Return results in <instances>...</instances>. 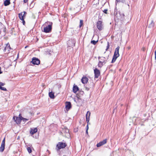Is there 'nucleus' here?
Masks as SVG:
<instances>
[{
    "label": "nucleus",
    "mask_w": 156,
    "mask_h": 156,
    "mask_svg": "<svg viewBox=\"0 0 156 156\" xmlns=\"http://www.w3.org/2000/svg\"><path fill=\"white\" fill-rule=\"evenodd\" d=\"M88 79L86 76H83L81 80L83 84L87 83Z\"/></svg>",
    "instance_id": "nucleus-11"
},
{
    "label": "nucleus",
    "mask_w": 156,
    "mask_h": 156,
    "mask_svg": "<svg viewBox=\"0 0 156 156\" xmlns=\"http://www.w3.org/2000/svg\"><path fill=\"white\" fill-rule=\"evenodd\" d=\"M83 21L82 20H80V25H79V27L80 28L83 25Z\"/></svg>",
    "instance_id": "nucleus-24"
},
{
    "label": "nucleus",
    "mask_w": 156,
    "mask_h": 156,
    "mask_svg": "<svg viewBox=\"0 0 156 156\" xmlns=\"http://www.w3.org/2000/svg\"><path fill=\"white\" fill-rule=\"evenodd\" d=\"M71 103L70 102H66V108L67 110H68L71 108Z\"/></svg>",
    "instance_id": "nucleus-10"
},
{
    "label": "nucleus",
    "mask_w": 156,
    "mask_h": 156,
    "mask_svg": "<svg viewBox=\"0 0 156 156\" xmlns=\"http://www.w3.org/2000/svg\"><path fill=\"white\" fill-rule=\"evenodd\" d=\"M76 42L74 40H69L67 42V44L69 47L73 48L75 46Z\"/></svg>",
    "instance_id": "nucleus-8"
},
{
    "label": "nucleus",
    "mask_w": 156,
    "mask_h": 156,
    "mask_svg": "<svg viewBox=\"0 0 156 156\" xmlns=\"http://www.w3.org/2000/svg\"><path fill=\"white\" fill-rule=\"evenodd\" d=\"M21 119H22V120H23V121H24V122H26L28 120V119L24 118L22 116H21Z\"/></svg>",
    "instance_id": "nucleus-29"
},
{
    "label": "nucleus",
    "mask_w": 156,
    "mask_h": 156,
    "mask_svg": "<svg viewBox=\"0 0 156 156\" xmlns=\"http://www.w3.org/2000/svg\"><path fill=\"white\" fill-rule=\"evenodd\" d=\"M37 128H31L30 131V133L33 135L34 134L37 132Z\"/></svg>",
    "instance_id": "nucleus-14"
},
{
    "label": "nucleus",
    "mask_w": 156,
    "mask_h": 156,
    "mask_svg": "<svg viewBox=\"0 0 156 156\" xmlns=\"http://www.w3.org/2000/svg\"><path fill=\"white\" fill-rule=\"evenodd\" d=\"M106 62H103L100 60H99V62L98 64V67L100 68H101L105 64Z\"/></svg>",
    "instance_id": "nucleus-13"
},
{
    "label": "nucleus",
    "mask_w": 156,
    "mask_h": 156,
    "mask_svg": "<svg viewBox=\"0 0 156 156\" xmlns=\"http://www.w3.org/2000/svg\"><path fill=\"white\" fill-rule=\"evenodd\" d=\"M88 124H87V125L86 127V130H88Z\"/></svg>",
    "instance_id": "nucleus-40"
},
{
    "label": "nucleus",
    "mask_w": 156,
    "mask_h": 156,
    "mask_svg": "<svg viewBox=\"0 0 156 156\" xmlns=\"http://www.w3.org/2000/svg\"><path fill=\"white\" fill-rule=\"evenodd\" d=\"M33 64L38 65L40 64V60L39 59L36 57H33L32 59V60L31 62Z\"/></svg>",
    "instance_id": "nucleus-4"
},
{
    "label": "nucleus",
    "mask_w": 156,
    "mask_h": 156,
    "mask_svg": "<svg viewBox=\"0 0 156 156\" xmlns=\"http://www.w3.org/2000/svg\"><path fill=\"white\" fill-rule=\"evenodd\" d=\"M94 78H98L100 75V71L97 68H95L94 69Z\"/></svg>",
    "instance_id": "nucleus-5"
},
{
    "label": "nucleus",
    "mask_w": 156,
    "mask_h": 156,
    "mask_svg": "<svg viewBox=\"0 0 156 156\" xmlns=\"http://www.w3.org/2000/svg\"><path fill=\"white\" fill-rule=\"evenodd\" d=\"M2 73V72L1 71V67H0V74Z\"/></svg>",
    "instance_id": "nucleus-43"
},
{
    "label": "nucleus",
    "mask_w": 156,
    "mask_h": 156,
    "mask_svg": "<svg viewBox=\"0 0 156 156\" xmlns=\"http://www.w3.org/2000/svg\"><path fill=\"white\" fill-rule=\"evenodd\" d=\"M79 90V87L77 85H74L73 87V91L74 93H76Z\"/></svg>",
    "instance_id": "nucleus-12"
},
{
    "label": "nucleus",
    "mask_w": 156,
    "mask_h": 156,
    "mask_svg": "<svg viewBox=\"0 0 156 156\" xmlns=\"http://www.w3.org/2000/svg\"><path fill=\"white\" fill-rule=\"evenodd\" d=\"M62 132L68 135L69 134V130L67 128L65 129H63Z\"/></svg>",
    "instance_id": "nucleus-18"
},
{
    "label": "nucleus",
    "mask_w": 156,
    "mask_h": 156,
    "mask_svg": "<svg viewBox=\"0 0 156 156\" xmlns=\"http://www.w3.org/2000/svg\"><path fill=\"white\" fill-rule=\"evenodd\" d=\"M97 26L99 30H102L103 28L102 22L101 21H98L97 23Z\"/></svg>",
    "instance_id": "nucleus-6"
},
{
    "label": "nucleus",
    "mask_w": 156,
    "mask_h": 156,
    "mask_svg": "<svg viewBox=\"0 0 156 156\" xmlns=\"http://www.w3.org/2000/svg\"><path fill=\"white\" fill-rule=\"evenodd\" d=\"M119 46H118L115 49L114 54L113 56L111 62L112 63H114L116 61L117 58L119 56Z\"/></svg>",
    "instance_id": "nucleus-1"
},
{
    "label": "nucleus",
    "mask_w": 156,
    "mask_h": 156,
    "mask_svg": "<svg viewBox=\"0 0 156 156\" xmlns=\"http://www.w3.org/2000/svg\"><path fill=\"white\" fill-rule=\"evenodd\" d=\"M49 24L44 29L43 31L45 33H49L51 32L52 30V22H49Z\"/></svg>",
    "instance_id": "nucleus-3"
},
{
    "label": "nucleus",
    "mask_w": 156,
    "mask_h": 156,
    "mask_svg": "<svg viewBox=\"0 0 156 156\" xmlns=\"http://www.w3.org/2000/svg\"><path fill=\"white\" fill-rule=\"evenodd\" d=\"M108 11V9H105L103 12L104 13H106V14H107V12Z\"/></svg>",
    "instance_id": "nucleus-36"
},
{
    "label": "nucleus",
    "mask_w": 156,
    "mask_h": 156,
    "mask_svg": "<svg viewBox=\"0 0 156 156\" xmlns=\"http://www.w3.org/2000/svg\"><path fill=\"white\" fill-rule=\"evenodd\" d=\"M100 142L101 143V144L102 145H104L106 143H107V139H105L103 140L102 141H101Z\"/></svg>",
    "instance_id": "nucleus-20"
},
{
    "label": "nucleus",
    "mask_w": 156,
    "mask_h": 156,
    "mask_svg": "<svg viewBox=\"0 0 156 156\" xmlns=\"http://www.w3.org/2000/svg\"><path fill=\"white\" fill-rule=\"evenodd\" d=\"M108 45H107V48L106 49V51H107L109 48V46H110V45H109V42H108Z\"/></svg>",
    "instance_id": "nucleus-31"
},
{
    "label": "nucleus",
    "mask_w": 156,
    "mask_h": 156,
    "mask_svg": "<svg viewBox=\"0 0 156 156\" xmlns=\"http://www.w3.org/2000/svg\"><path fill=\"white\" fill-rule=\"evenodd\" d=\"M85 90H86L88 91L89 90L90 87H87V86H85Z\"/></svg>",
    "instance_id": "nucleus-33"
},
{
    "label": "nucleus",
    "mask_w": 156,
    "mask_h": 156,
    "mask_svg": "<svg viewBox=\"0 0 156 156\" xmlns=\"http://www.w3.org/2000/svg\"><path fill=\"white\" fill-rule=\"evenodd\" d=\"M5 146H1L0 147V152H3L5 149Z\"/></svg>",
    "instance_id": "nucleus-21"
},
{
    "label": "nucleus",
    "mask_w": 156,
    "mask_h": 156,
    "mask_svg": "<svg viewBox=\"0 0 156 156\" xmlns=\"http://www.w3.org/2000/svg\"><path fill=\"white\" fill-rule=\"evenodd\" d=\"M19 117H20V116H21V115H20V114L19 115Z\"/></svg>",
    "instance_id": "nucleus-44"
},
{
    "label": "nucleus",
    "mask_w": 156,
    "mask_h": 156,
    "mask_svg": "<svg viewBox=\"0 0 156 156\" xmlns=\"http://www.w3.org/2000/svg\"><path fill=\"white\" fill-rule=\"evenodd\" d=\"M119 2H121L123 3H124L125 2V0H116L115 2V4H117V3Z\"/></svg>",
    "instance_id": "nucleus-19"
},
{
    "label": "nucleus",
    "mask_w": 156,
    "mask_h": 156,
    "mask_svg": "<svg viewBox=\"0 0 156 156\" xmlns=\"http://www.w3.org/2000/svg\"><path fill=\"white\" fill-rule=\"evenodd\" d=\"M23 12V16H24V17H25V15L27 14V13L25 11Z\"/></svg>",
    "instance_id": "nucleus-37"
},
{
    "label": "nucleus",
    "mask_w": 156,
    "mask_h": 156,
    "mask_svg": "<svg viewBox=\"0 0 156 156\" xmlns=\"http://www.w3.org/2000/svg\"><path fill=\"white\" fill-rule=\"evenodd\" d=\"M5 85V83L1 82H0V87H2V86H4Z\"/></svg>",
    "instance_id": "nucleus-35"
},
{
    "label": "nucleus",
    "mask_w": 156,
    "mask_h": 156,
    "mask_svg": "<svg viewBox=\"0 0 156 156\" xmlns=\"http://www.w3.org/2000/svg\"><path fill=\"white\" fill-rule=\"evenodd\" d=\"M67 146L66 143L62 142H59L57 144L55 149L57 151H58L60 149L65 148Z\"/></svg>",
    "instance_id": "nucleus-2"
},
{
    "label": "nucleus",
    "mask_w": 156,
    "mask_h": 156,
    "mask_svg": "<svg viewBox=\"0 0 156 156\" xmlns=\"http://www.w3.org/2000/svg\"><path fill=\"white\" fill-rule=\"evenodd\" d=\"M89 124H90V123H89V122L88 123V125Z\"/></svg>",
    "instance_id": "nucleus-45"
},
{
    "label": "nucleus",
    "mask_w": 156,
    "mask_h": 156,
    "mask_svg": "<svg viewBox=\"0 0 156 156\" xmlns=\"http://www.w3.org/2000/svg\"><path fill=\"white\" fill-rule=\"evenodd\" d=\"M10 4L9 0H5L4 2V5L5 6L8 5Z\"/></svg>",
    "instance_id": "nucleus-17"
},
{
    "label": "nucleus",
    "mask_w": 156,
    "mask_h": 156,
    "mask_svg": "<svg viewBox=\"0 0 156 156\" xmlns=\"http://www.w3.org/2000/svg\"><path fill=\"white\" fill-rule=\"evenodd\" d=\"M21 20L22 21V22H23V25H24V24H25V21L24 20V19H23V20Z\"/></svg>",
    "instance_id": "nucleus-39"
},
{
    "label": "nucleus",
    "mask_w": 156,
    "mask_h": 156,
    "mask_svg": "<svg viewBox=\"0 0 156 156\" xmlns=\"http://www.w3.org/2000/svg\"><path fill=\"white\" fill-rule=\"evenodd\" d=\"M28 2V0H24L23 2L24 3H26Z\"/></svg>",
    "instance_id": "nucleus-41"
},
{
    "label": "nucleus",
    "mask_w": 156,
    "mask_h": 156,
    "mask_svg": "<svg viewBox=\"0 0 156 156\" xmlns=\"http://www.w3.org/2000/svg\"><path fill=\"white\" fill-rule=\"evenodd\" d=\"M13 119L14 120L15 122L17 124H20L22 120V119L21 118V117H18L14 116L13 117Z\"/></svg>",
    "instance_id": "nucleus-7"
},
{
    "label": "nucleus",
    "mask_w": 156,
    "mask_h": 156,
    "mask_svg": "<svg viewBox=\"0 0 156 156\" xmlns=\"http://www.w3.org/2000/svg\"><path fill=\"white\" fill-rule=\"evenodd\" d=\"M86 133L87 134H88V130H86Z\"/></svg>",
    "instance_id": "nucleus-42"
},
{
    "label": "nucleus",
    "mask_w": 156,
    "mask_h": 156,
    "mask_svg": "<svg viewBox=\"0 0 156 156\" xmlns=\"http://www.w3.org/2000/svg\"><path fill=\"white\" fill-rule=\"evenodd\" d=\"M86 121L87 122V123L88 124V123L89 122L90 120V117H86Z\"/></svg>",
    "instance_id": "nucleus-32"
},
{
    "label": "nucleus",
    "mask_w": 156,
    "mask_h": 156,
    "mask_svg": "<svg viewBox=\"0 0 156 156\" xmlns=\"http://www.w3.org/2000/svg\"><path fill=\"white\" fill-rule=\"evenodd\" d=\"M0 89L4 91H6L7 90L6 88L4 87H0Z\"/></svg>",
    "instance_id": "nucleus-30"
},
{
    "label": "nucleus",
    "mask_w": 156,
    "mask_h": 156,
    "mask_svg": "<svg viewBox=\"0 0 156 156\" xmlns=\"http://www.w3.org/2000/svg\"><path fill=\"white\" fill-rule=\"evenodd\" d=\"M101 146H102V145L101 144L100 142H99V143H98L97 145V147H99Z\"/></svg>",
    "instance_id": "nucleus-34"
},
{
    "label": "nucleus",
    "mask_w": 156,
    "mask_h": 156,
    "mask_svg": "<svg viewBox=\"0 0 156 156\" xmlns=\"http://www.w3.org/2000/svg\"><path fill=\"white\" fill-rule=\"evenodd\" d=\"M5 138H4L2 141L1 146H5Z\"/></svg>",
    "instance_id": "nucleus-26"
},
{
    "label": "nucleus",
    "mask_w": 156,
    "mask_h": 156,
    "mask_svg": "<svg viewBox=\"0 0 156 156\" xmlns=\"http://www.w3.org/2000/svg\"><path fill=\"white\" fill-rule=\"evenodd\" d=\"M154 22L153 20L151 21V23L149 25V27H153L154 26Z\"/></svg>",
    "instance_id": "nucleus-25"
},
{
    "label": "nucleus",
    "mask_w": 156,
    "mask_h": 156,
    "mask_svg": "<svg viewBox=\"0 0 156 156\" xmlns=\"http://www.w3.org/2000/svg\"><path fill=\"white\" fill-rule=\"evenodd\" d=\"M49 96L50 98L51 99H54L55 98L54 93H53L52 91L49 93Z\"/></svg>",
    "instance_id": "nucleus-15"
},
{
    "label": "nucleus",
    "mask_w": 156,
    "mask_h": 156,
    "mask_svg": "<svg viewBox=\"0 0 156 156\" xmlns=\"http://www.w3.org/2000/svg\"><path fill=\"white\" fill-rule=\"evenodd\" d=\"M90 112H89V111H88L87 112V113L86 114V117H90Z\"/></svg>",
    "instance_id": "nucleus-27"
},
{
    "label": "nucleus",
    "mask_w": 156,
    "mask_h": 156,
    "mask_svg": "<svg viewBox=\"0 0 156 156\" xmlns=\"http://www.w3.org/2000/svg\"><path fill=\"white\" fill-rule=\"evenodd\" d=\"M19 17L21 20H23V19H24V17H25L23 16V12H21L19 14Z\"/></svg>",
    "instance_id": "nucleus-16"
},
{
    "label": "nucleus",
    "mask_w": 156,
    "mask_h": 156,
    "mask_svg": "<svg viewBox=\"0 0 156 156\" xmlns=\"http://www.w3.org/2000/svg\"><path fill=\"white\" fill-rule=\"evenodd\" d=\"M80 93L82 94H84V92L83 91H80Z\"/></svg>",
    "instance_id": "nucleus-38"
},
{
    "label": "nucleus",
    "mask_w": 156,
    "mask_h": 156,
    "mask_svg": "<svg viewBox=\"0 0 156 156\" xmlns=\"http://www.w3.org/2000/svg\"><path fill=\"white\" fill-rule=\"evenodd\" d=\"M109 56H108V57H100L99 56L98 57V59H99V60H100L101 61L103 62H106L107 60L108 59V57Z\"/></svg>",
    "instance_id": "nucleus-9"
},
{
    "label": "nucleus",
    "mask_w": 156,
    "mask_h": 156,
    "mask_svg": "<svg viewBox=\"0 0 156 156\" xmlns=\"http://www.w3.org/2000/svg\"><path fill=\"white\" fill-rule=\"evenodd\" d=\"M27 149L29 153H30L32 152V150L30 147H27Z\"/></svg>",
    "instance_id": "nucleus-22"
},
{
    "label": "nucleus",
    "mask_w": 156,
    "mask_h": 156,
    "mask_svg": "<svg viewBox=\"0 0 156 156\" xmlns=\"http://www.w3.org/2000/svg\"><path fill=\"white\" fill-rule=\"evenodd\" d=\"M98 41H95L94 40H92L91 41V43L93 44L94 45H95Z\"/></svg>",
    "instance_id": "nucleus-28"
},
{
    "label": "nucleus",
    "mask_w": 156,
    "mask_h": 156,
    "mask_svg": "<svg viewBox=\"0 0 156 156\" xmlns=\"http://www.w3.org/2000/svg\"><path fill=\"white\" fill-rule=\"evenodd\" d=\"M117 11V9L116 8H115V9L114 14H115V16H116V17L118 16Z\"/></svg>",
    "instance_id": "nucleus-23"
}]
</instances>
